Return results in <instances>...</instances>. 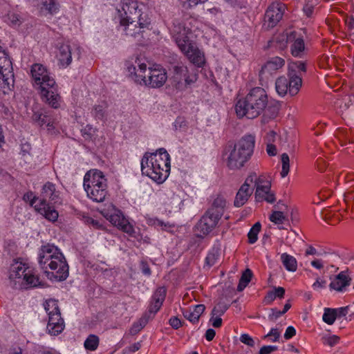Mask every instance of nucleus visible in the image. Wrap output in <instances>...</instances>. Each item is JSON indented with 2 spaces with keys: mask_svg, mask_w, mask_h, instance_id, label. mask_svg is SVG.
<instances>
[{
  "mask_svg": "<svg viewBox=\"0 0 354 354\" xmlns=\"http://www.w3.org/2000/svg\"><path fill=\"white\" fill-rule=\"evenodd\" d=\"M120 24L125 35L140 41L143 33L149 30L151 18L147 12L139 8L138 3L133 0H124L118 10Z\"/></svg>",
  "mask_w": 354,
  "mask_h": 354,
  "instance_id": "1",
  "label": "nucleus"
},
{
  "mask_svg": "<svg viewBox=\"0 0 354 354\" xmlns=\"http://www.w3.org/2000/svg\"><path fill=\"white\" fill-rule=\"evenodd\" d=\"M39 264L50 279L64 281L68 276V266L59 249L51 244L42 245L39 251Z\"/></svg>",
  "mask_w": 354,
  "mask_h": 354,
  "instance_id": "2",
  "label": "nucleus"
},
{
  "mask_svg": "<svg viewBox=\"0 0 354 354\" xmlns=\"http://www.w3.org/2000/svg\"><path fill=\"white\" fill-rule=\"evenodd\" d=\"M170 156L164 148L146 152L141 160V171L158 183H163L170 171Z\"/></svg>",
  "mask_w": 354,
  "mask_h": 354,
  "instance_id": "3",
  "label": "nucleus"
},
{
  "mask_svg": "<svg viewBox=\"0 0 354 354\" xmlns=\"http://www.w3.org/2000/svg\"><path fill=\"white\" fill-rule=\"evenodd\" d=\"M30 73L34 86L39 91L42 100L52 108H59L61 97L58 93L57 85L46 68L41 64H34Z\"/></svg>",
  "mask_w": 354,
  "mask_h": 354,
  "instance_id": "4",
  "label": "nucleus"
},
{
  "mask_svg": "<svg viewBox=\"0 0 354 354\" xmlns=\"http://www.w3.org/2000/svg\"><path fill=\"white\" fill-rule=\"evenodd\" d=\"M135 63L137 66L129 62L126 64L129 76L135 82L153 88H160L165 84L167 80V72L160 65L149 67L146 75L147 64L140 63L138 59Z\"/></svg>",
  "mask_w": 354,
  "mask_h": 354,
  "instance_id": "5",
  "label": "nucleus"
},
{
  "mask_svg": "<svg viewBox=\"0 0 354 354\" xmlns=\"http://www.w3.org/2000/svg\"><path fill=\"white\" fill-rule=\"evenodd\" d=\"M268 102V95L264 88L254 87L246 96L239 100L235 106L237 117L254 119L260 115L266 109Z\"/></svg>",
  "mask_w": 354,
  "mask_h": 354,
  "instance_id": "6",
  "label": "nucleus"
},
{
  "mask_svg": "<svg viewBox=\"0 0 354 354\" xmlns=\"http://www.w3.org/2000/svg\"><path fill=\"white\" fill-rule=\"evenodd\" d=\"M255 137L251 134L243 136L232 147L227 158V165L230 169L243 167L251 158L254 148Z\"/></svg>",
  "mask_w": 354,
  "mask_h": 354,
  "instance_id": "7",
  "label": "nucleus"
},
{
  "mask_svg": "<svg viewBox=\"0 0 354 354\" xmlns=\"http://www.w3.org/2000/svg\"><path fill=\"white\" fill-rule=\"evenodd\" d=\"M84 188L88 197L95 202H102L107 195V180L97 169L87 171L84 177Z\"/></svg>",
  "mask_w": 354,
  "mask_h": 354,
  "instance_id": "8",
  "label": "nucleus"
},
{
  "mask_svg": "<svg viewBox=\"0 0 354 354\" xmlns=\"http://www.w3.org/2000/svg\"><path fill=\"white\" fill-rule=\"evenodd\" d=\"M9 278L21 285L34 288L41 285L39 277L26 263L15 261L10 268Z\"/></svg>",
  "mask_w": 354,
  "mask_h": 354,
  "instance_id": "9",
  "label": "nucleus"
},
{
  "mask_svg": "<svg viewBox=\"0 0 354 354\" xmlns=\"http://www.w3.org/2000/svg\"><path fill=\"white\" fill-rule=\"evenodd\" d=\"M197 69L184 65L174 66L172 82L174 86L179 91H185L198 80Z\"/></svg>",
  "mask_w": 354,
  "mask_h": 354,
  "instance_id": "10",
  "label": "nucleus"
},
{
  "mask_svg": "<svg viewBox=\"0 0 354 354\" xmlns=\"http://www.w3.org/2000/svg\"><path fill=\"white\" fill-rule=\"evenodd\" d=\"M0 56V79H2L3 88L10 91L15 82L12 63L7 53H1Z\"/></svg>",
  "mask_w": 354,
  "mask_h": 354,
  "instance_id": "11",
  "label": "nucleus"
},
{
  "mask_svg": "<svg viewBox=\"0 0 354 354\" xmlns=\"http://www.w3.org/2000/svg\"><path fill=\"white\" fill-rule=\"evenodd\" d=\"M220 219V217L207 210L196 225L197 236L203 237L209 234L216 227Z\"/></svg>",
  "mask_w": 354,
  "mask_h": 354,
  "instance_id": "12",
  "label": "nucleus"
},
{
  "mask_svg": "<svg viewBox=\"0 0 354 354\" xmlns=\"http://www.w3.org/2000/svg\"><path fill=\"white\" fill-rule=\"evenodd\" d=\"M285 64V61L279 57H274L268 60L261 67L259 71V81L261 85L266 83L272 75Z\"/></svg>",
  "mask_w": 354,
  "mask_h": 354,
  "instance_id": "13",
  "label": "nucleus"
},
{
  "mask_svg": "<svg viewBox=\"0 0 354 354\" xmlns=\"http://www.w3.org/2000/svg\"><path fill=\"white\" fill-rule=\"evenodd\" d=\"M179 48L194 65L199 68L204 66V54L191 41Z\"/></svg>",
  "mask_w": 354,
  "mask_h": 354,
  "instance_id": "14",
  "label": "nucleus"
},
{
  "mask_svg": "<svg viewBox=\"0 0 354 354\" xmlns=\"http://www.w3.org/2000/svg\"><path fill=\"white\" fill-rule=\"evenodd\" d=\"M171 33L178 48L183 46V45L190 41L188 37L190 29L186 28L184 23L178 19L174 21Z\"/></svg>",
  "mask_w": 354,
  "mask_h": 354,
  "instance_id": "15",
  "label": "nucleus"
},
{
  "mask_svg": "<svg viewBox=\"0 0 354 354\" xmlns=\"http://www.w3.org/2000/svg\"><path fill=\"white\" fill-rule=\"evenodd\" d=\"M283 15V5L279 3L271 4L265 14V22L268 23V27H274L282 19Z\"/></svg>",
  "mask_w": 354,
  "mask_h": 354,
  "instance_id": "16",
  "label": "nucleus"
},
{
  "mask_svg": "<svg viewBox=\"0 0 354 354\" xmlns=\"http://www.w3.org/2000/svg\"><path fill=\"white\" fill-rule=\"evenodd\" d=\"M257 189L255 198L257 201H266L269 203L275 201L274 194L270 192V184L268 181L264 182L263 178L256 181Z\"/></svg>",
  "mask_w": 354,
  "mask_h": 354,
  "instance_id": "17",
  "label": "nucleus"
},
{
  "mask_svg": "<svg viewBox=\"0 0 354 354\" xmlns=\"http://www.w3.org/2000/svg\"><path fill=\"white\" fill-rule=\"evenodd\" d=\"M104 216L106 217L113 225L122 230L124 232L129 235H133L134 233L133 225L130 224L120 211L110 215L107 214L104 215Z\"/></svg>",
  "mask_w": 354,
  "mask_h": 354,
  "instance_id": "18",
  "label": "nucleus"
},
{
  "mask_svg": "<svg viewBox=\"0 0 354 354\" xmlns=\"http://www.w3.org/2000/svg\"><path fill=\"white\" fill-rule=\"evenodd\" d=\"M64 328L65 324L63 318L61 317V313L52 314L48 316L46 330L49 334L57 335L64 330Z\"/></svg>",
  "mask_w": 354,
  "mask_h": 354,
  "instance_id": "19",
  "label": "nucleus"
},
{
  "mask_svg": "<svg viewBox=\"0 0 354 354\" xmlns=\"http://www.w3.org/2000/svg\"><path fill=\"white\" fill-rule=\"evenodd\" d=\"M59 200V194L56 192L55 185L50 183L47 182L42 188L41 197L39 198V203H48L51 202L56 203Z\"/></svg>",
  "mask_w": 354,
  "mask_h": 354,
  "instance_id": "20",
  "label": "nucleus"
},
{
  "mask_svg": "<svg viewBox=\"0 0 354 354\" xmlns=\"http://www.w3.org/2000/svg\"><path fill=\"white\" fill-rule=\"evenodd\" d=\"M32 120L39 126L44 124L48 127V130L53 129L54 119L49 114L48 111L42 110L34 112L32 116Z\"/></svg>",
  "mask_w": 354,
  "mask_h": 354,
  "instance_id": "21",
  "label": "nucleus"
},
{
  "mask_svg": "<svg viewBox=\"0 0 354 354\" xmlns=\"http://www.w3.org/2000/svg\"><path fill=\"white\" fill-rule=\"evenodd\" d=\"M351 279L344 272H339L329 284L330 290L344 292L351 283Z\"/></svg>",
  "mask_w": 354,
  "mask_h": 354,
  "instance_id": "22",
  "label": "nucleus"
},
{
  "mask_svg": "<svg viewBox=\"0 0 354 354\" xmlns=\"http://www.w3.org/2000/svg\"><path fill=\"white\" fill-rule=\"evenodd\" d=\"M35 209L50 221H55L58 218V212L51 207L48 203H39L35 204Z\"/></svg>",
  "mask_w": 354,
  "mask_h": 354,
  "instance_id": "23",
  "label": "nucleus"
},
{
  "mask_svg": "<svg viewBox=\"0 0 354 354\" xmlns=\"http://www.w3.org/2000/svg\"><path fill=\"white\" fill-rule=\"evenodd\" d=\"M205 306L203 304H198L190 307L188 310H183V315L185 318L194 324L198 322L201 315L204 313Z\"/></svg>",
  "mask_w": 354,
  "mask_h": 354,
  "instance_id": "24",
  "label": "nucleus"
},
{
  "mask_svg": "<svg viewBox=\"0 0 354 354\" xmlns=\"http://www.w3.org/2000/svg\"><path fill=\"white\" fill-rule=\"evenodd\" d=\"M57 57L62 67L68 66L72 62L71 46L67 44H62L59 48Z\"/></svg>",
  "mask_w": 354,
  "mask_h": 354,
  "instance_id": "25",
  "label": "nucleus"
},
{
  "mask_svg": "<svg viewBox=\"0 0 354 354\" xmlns=\"http://www.w3.org/2000/svg\"><path fill=\"white\" fill-rule=\"evenodd\" d=\"M245 186L242 185L236 194L234 205L236 207H242L252 194L253 189H248Z\"/></svg>",
  "mask_w": 354,
  "mask_h": 354,
  "instance_id": "26",
  "label": "nucleus"
},
{
  "mask_svg": "<svg viewBox=\"0 0 354 354\" xmlns=\"http://www.w3.org/2000/svg\"><path fill=\"white\" fill-rule=\"evenodd\" d=\"M289 94L294 96L298 93L302 86V77L300 75L288 73Z\"/></svg>",
  "mask_w": 354,
  "mask_h": 354,
  "instance_id": "27",
  "label": "nucleus"
},
{
  "mask_svg": "<svg viewBox=\"0 0 354 354\" xmlns=\"http://www.w3.org/2000/svg\"><path fill=\"white\" fill-rule=\"evenodd\" d=\"M225 206L226 200L223 196H217L207 211L221 218L224 213Z\"/></svg>",
  "mask_w": 354,
  "mask_h": 354,
  "instance_id": "28",
  "label": "nucleus"
},
{
  "mask_svg": "<svg viewBox=\"0 0 354 354\" xmlns=\"http://www.w3.org/2000/svg\"><path fill=\"white\" fill-rule=\"evenodd\" d=\"M291 54L296 57H302L305 54V44L301 37L295 39L290 46Z\"/></svg>",
  "mask_w": 354,
  "mask_h": 354,
  "instance_id": "29",
  "label": "nucleus"
},
{
  "mask_svg": "<svg viewBox=\"0 0 354 354\" xmlns=\"http://www.w3.org/2000/svg\"><path fill=\"white\" fill-rule=\"evenodd\" d=\"M281 262L285 268L290 272H295L297 268V261L296 259L287 253H283L281 255Z\"/></svg>",
  "mask_w": 354,
  "mask_h": 354,
  "instance_id": "30",
  "label": "nucleus"
},
{
  "mask_svg": "<svg viewBox=\"0 0 354 354\" xmlns=\"http://www.w3.org/2000/svg\"><path fill=\"white\" fill-rule=\"evenodd\" d=\"M306 72V63L302 61L291 62L288 64V73L302 75Z\"/></svg>",
  "mask_w": 354,
  "mask_h": 354,
  "instance_id": "31",
  "label": "nucleus"
},
{
  "mask_svg": "<svg viewBox=\"0 0 354 354\" xmlns=\"http://www.w3.org/2000/svg\"><path fill=\"white\" fill-rule=\"evenodd\" d=\"M275 88L279 95L284 96L289 93L288 80L284 76L278 77L275 82Z\"/></svg>",
  "mask_w": 354,
  "mask_h": 354,
  "instance_id": "32",
  "label": "nucleus"
},
{
  "mask_svg": "<svg viewBox=\"0 0 354 354\" xmlns=\"http://www.w3.org/2000/svg\"><path fill=\"white\" fill-rule=\"evenodd\" d=\"M279 112V107L276 105H270L268 103L266 109L263 111L262 113V122L263 123H267L271 119H274L277 117Z\"/></svg>",
  "mask_w": 354,
  "mask_h": 354,
  "instance_id": "33",
  "label": "nucleus"
},
{
  "mask_svg": "<svg viewBox=\"0 0 354 354\" xmlns=\"http://www.w3.org/2000/svg\"><path fill=\"white\" fill-rule=\"evenodd\" d=\"M147 315H143L138 322H134L129 330V333L132 335H136L139 333L148 323L149 317Z\"/></svg>",
  "mask_w": 354,
  "mask_h": 354,
  "instance_id": "34",
  "label": "nucleus"
},
{
  "mask_svg": "<svg viewBox=\"0 0 354 354\" xmlns=\"http://www.w3.org/2000/svg\"><path fill=\"white\" fill-rule=\"evenodd\" d=\"M252 277V272L247 268L242 274L237 286V290L241 292L248 285Z\"/></svg>",
  "mask_w": 354,
  "mask_h": 354,
  "instance_id": "35",
  "label": "nucleus"
},
{
  "mask_svg": "<svg viewBox=\"0 0 354 354\" xmlns=\"http://www.w3.org/2000/svg\"><path fill=\"white\" fill-rule=\"evenodd\" d=\"M99 342V337L95 335L91 334L84 341V346L86 350L93 351L97 348Z\"/></svg>",
  "mask_w": 354,
  "mask_h": 354,
  "instance_id": "36",
  "label": "nucleus"
},
{
  "mask_svg": "<svg viewBox=\"0 0 354 354\" xmlns=\"http://www.w3.org/2000/svg\"><path fill=\"white\" fill-rule=\"evenodd\" d=\"M44 306L48 316L60 313L57 301L55 299H50L46 300L44 304Z\"/></svg>",
  "mask_w": 354,
  "mask_h": 354,
  "instance_id": "37",
  "label": "nucleus"
},
{
  "mask_svg": "<svg viewBox=\"0 0 354 354\" xmlns=\"http://www.w3.org/2000/svg\"><path fill=\"white\" fill-rule=\"evenodd\" d=\"M230 305L223 300H220L212 310V317L223 315L228 309Z\"/></svg>",
  "mask_w": 354,
  "mask_h": 354,
  "instance_id": "38",
  "label": "nucleus"
},
{
  "mask_svg": "<svg viewBox=\"0 0 354 354\" xmlns=\"http://www.w3.org/2000/svg\"><path fill=\"white\" fill-rule=\"evenodd\" d=\"M41 10H45L49 14H54L58 10V5L55 0H42Z\"/></svg>",
  "mask_w": 354,
  "mask_h": 354,
  "instance_id": "39",
  "label": "nucleus"
},
{
  "mask_svg": "<svg viewBox=\"0 0 354 354\" xmlns=\"http://www.w3.org/2000/svg\"><path fill=\"white\" fill-rule=\"evenodd\" d=\"M149 224L156 227H160L162 230H168L169 228L174 226V224H171L169 222H164L157 218H150L149 220Z\"/></svg>",
  "mask_w": 354,
  "mask_h": 354,
  "instance_id": "40",
  "label": "nucleus"
},
{
  "mask_svg": "<svg viewBox=\"0 0 354 354\" xmlns=\"http://www.w3.org/2000/svg\"><path fill=\"white\" fill-rule=\"evenodd\" d=\"M261 230V224L259 222L256 223L250 229L248 234V241L250 243H254L257 241V235Z\"/></svg>",
  "mask_w": 354,
  "mask_h": 354,
  "instance_id": "41",
  "label": "nucleus"
},
{
  "mask_svg": "<svg viewBox=\"0 0 354 354\" xmlns=\"http://www.w3.org/2000/svg\"><path fill=\"white\" fill-rule=\"evenodd\" d=\"M322 319L328 325L333 324L336 319L333 308H325Z\"/></svg>",
  "mask_w": 354,
  "mask_h": 354,
  "instance_id": "42",
  "label": "nucleus"
},
{
  "mask_svg": "<svg viewBox=\"0 0 354 354\" xmlns=\"http://www.w3.org/2000/svg\"><path fill=\"white\" fill-rule=\"evenodd\" d=\"M282 169L281 176L285 178L289 172L290 169V158L287 153H284L281 155Z\"/></svg>",
  "mask_w": 354,
  "mask_h": 354,
  "instance_id": "43",
  "label": "nucleus"
},
{
  "mask_svg": "<svg viewBox=\"0 0 354 354\" xmlns=\"http://www.w3.org/2000/svg\"><path fill=\"white\" fill-rule=\"evenodd\" d=\"M106 104H99L94 107L93 115L98 120H104L106 115Z\"/></svg>",
  "mask_w": 354,
  "mask_h": 354,
  "instance_id": "44",
  "label": "nucleus"
},
{
  "mask_svg": "<svg viewBox=\"0 0 354 354\" xmlns=\"http://www.w3.org/2000/svg\"><path fill=\"white\" fill-rule=\"evenodd\" d=\"M166 296V289L164 287H159L153 293L152 299L156 303L162 304Z\"/></svg>",
  "mask_w": 354,
  "mask_h": 354,
  "instance_id": "45",
  "label": "nucleus"
},
{
  "mask_svg": "<svg viewBox=\"0 0 354 354\" xmlns=\"http://www.w3.org/2000/svg\"><path fill=\"white\" fill-rule=\"evenodd\" d=\"M270 220L275 224H281L286 220L282 211H274L270 216Z\"/></svg>",
  "mask_w": 354,
  "mask_h": 354,
  "instance_id": "46",
  "label": "nucleus"
},
{
  "mask_svg": "<svg viewBox=\"0 0 354 354\" xmlns=\"http://www.w3.org/2000/svg\"><path fill=\"white\" fill-rule=\"evenodd\" d=\"M281 335V332L278 328H272L270 332L263 336V339H270L272 342H278Z\"/></svg>",
  "mask_w": 354,
  "mask_h": 354,
  "instance_id": "47",
  "label": "nucleus"
},
{
  "mask_svg": "<svg viewBox=\"0 0 354 354\" xmlns=\"http://www.w3.org/2000/svg\"><path fill=\"white\" fill-rule=\"evenodd\" d=\"M207 0H179L181 6L186 10L196 6L198 4L204 3Z\"/></svg>",
  "mask_w": 354,
  "mask_h": 354,
  "instance_id": "48",
  "label": "nucleus"
},
{
  "mask_svg": "<svg viewBox=\"0 0 354 354\" xmlns=\"http://www.w3.org/2000/svg\"><path fill=\"white\" fill-rule=\"evenodd\" d=\"M6 21L11 26H19L21 23L20 17L15 12L8 13Z\"/></svg>",
  "mask_w": 354,
  "mask_h": 354,
  "instance_id": "49",
  "label": "nucleus"
},
{
  "mask_svg": "<svg viewBox=\"0 0 354 354\" xmlns=\"http://www.w3.org/2000/svg\"><path fill=\"white\" fill-rule=\"evenodd\" d=\"M339 341V337L337 335H328L324 336L322 337V342L324 344L328 345L330 347H333L337 344Z\"/></svg>",
  "mask_w": 354,
  "mask_h": 354,
  "instance_id": "50",
  "label": "nucleus"
},
{
  "mask_svg": "<svg viewBox=\"0 0 354 354\" xmlns=\"http://www.w3.org/2000/svg\"><path fill=\"white\" fill-rule=\"evenodd\" d=\"M162 304L153 301L149 307L148 311L146 312L144 315H147V317H149V319H152L155 314L159 310Z\"/></svg>",
  "mask_w": 354,
  "mask_h": 354,
  "instance_id": "51",
  "label": "nucleus"
},
{
  "mask_svg": "<svg viewBox=\"0 0 354 354\" xmlns=\"http://www.w3.org/2000/svg\"><path fill=\"white\" fill-rule=\"evenodd\" d=\"M261 177H257V174L255 173L251 174L246 179L245 183L243 185H246L245 187L248 189H251L250 185L252 183H254V186L257 187L256 181L259 180Z\"/></svg>",
  "mask_w": 354,
  "mask_h": 354,
  "instance_id": "52",
  "label": "nucleus"
},
{
  "mask_svg": "<svg viewBox=\"0 0 354 354\" xmlns=\"http://www.w3.org/2000/svg\"><path fill=\"white\" fill-rule=\"evenodd\" d=\"M240 341L248 346L253 347L254 346V341L248 334H242L240 337Z\"/></svg>",
  "mask_w": 354,
  "mask_h": 354,
  "instance_id": "53",
  "label": "nucleus"
},
{
  "mask_svg": "<svg viewBox=\"0 0 354 354\" xmlns=\"http://www.w3.org/2000/svg\"><path fill=\"white\" fill-rule=\"evenodd\" d=\"M174 128L176 130L183 129L187 127V121L183 118H177L174 122Z\"/></svg>",
  "mask_w": 354,
  "mask_h": 354,
  "instance_id": "54",
  "label": "nucleus"
},
{
  "mask_svg": "<svg viewBox=\"0 0 354 354\" xmlns=\"http://www.w3.org/2000/svg\"><path fill=\"white\" fill-rule=\"evenodd\" d=\"M281 310H279L276 308H272L271 313L268 315V319L271 322H276L277 319L283 315Z\"/></svg>",
  "mask_w": 354,
  "mask_h": 354,
  "instance_id": "55",
  "label": "nucleus"
},
{
  "mask_svg": "<svg viewBox=\"0 0 354 354\" xmlns=\"http://www.w3.org/2000/svg\"><path fill=\"white\" fill-rule=\"evenodd\" d=\"M278 349L277 346H263L260 348L259 354H271Z\"/></svg>",
  "mask_w": 354,
  "mask_h": 354,
  "instance_id": "56",
  "label": "nucleus"
},
{
  "mask_svg": "<svg viewBox=\"0 0 354 354\" xmlns=\"http://www.w3.org/2000/svg\"><path fill=\"white\" fill-rule=\"evenodd\" d=\"M32 192H28L24 196V200H30V205L35 206V204H38L39 203V198L35 197L32 196Z\"/></svg>",
  "mask_w": 354,
  "mask_h": 354,
  "instance_id": "57",
  "label": "nucleus"
},
{
  "mask_svg": "<svg viewBox=\"0 0 354 354\" xmlns=\"http://www.w3.org/2000/svg\"><path fill=\"white\" fill-rule=\"evenodd\" d=\"M333 310H334V313L335 315L336 318L342 317H345L348 314V307L346 306V307H342V308H333Z\"/></svg>",
  "mask_w": 354,
  "mask_h": 354,
  "instance_id": "58",
  "label": "nucleus"
},
{
  "mask_svg": "<svg viewBox=\"0 0 354 354\" xmlns=\"http://www.w3.org/2000/svg\"><path fill=\"white\" fill-rule=\"evenodd\" d=\"M140 269H141V271L143 274H145L146 276L151 275V269L149 268V264L146 261H142L140 262Z\"/></svg>",
  "mask_w": 354,
  "mask_h": 354,
  "instance_id": "59",
  "label": "nucleus"
},
{
  "mask_svg": "<svg viewBox=\"0 0 354 354\" xmlns=\"http://www.w3.org/2000/svg\"><path fill=\"white\" fill-rule=\"evenodd\" d=\"M169 322L174 329H178L182 326L181 321L177 317H171Z\"/></svg>",
  "mask_w": 354,
  "mask_h": 354,
  "instance_id": "60",
  "label": "nucleus"
},
{
  "mask_svg": "<svg viewBox=\"0 0 354 354\" xmlns=\"http://www.w3.org/2000/svg\"><path fill=\"white\" fill-rule=\"evenodd\" d=\"M296 335V330L293 326H288L284 333V338L286 339H290Z\"/></svg>",
  "mask_w": 354,
  "mask_h": 354,
  "instance_id": "61",
  "label": "nucleus"
},
{
  "mask_svg": "<svg viewBox=\"0 0 354 354\" xmlns=\"http://www.w3.org/2000/svg\"><path fill=\"white\" fill-rule=\"evenodd\" d=\"M210 321L212 322V326L215 328H218L222 324V319L221 318V316L212 317Z\"/></svg>",
  "mask_w": 354,
  "mask_h": 354,
  "instance_id": "62",
  "label": "nucleus"
},
{
  "mask_svg": "<svg viewBox=\"0 0 354 354\" xmlns=\"http://www.w3.org/2000/svg\"><path fill=\"white\" fill-rule=\"evenodd\" d=\"M266 151L269 156H274L277 154V148L271 143L267 145Z\"/></svg>",
  "mask_w": 354,
  "mask_h": 354,
  "instance_id": "63",
  "label": "nucleus"
},
{
  "mask_svg": "<svg viewBox=\"0 0 354 354\" xmlns=\"http://www.w3.org/2000/svg\"><path fill=\"white\" fill-rule=\"evenodd\" d=\"M215 335H216L215 330L212 328H209L206 330L205 336L207 341H212L214 339V337H215Z\"/></svg>",
  "mask_w": 354,
  "mask_h": 354,
  "instance_id": "64",
  "label": "nucleus"
}]
</instances>
